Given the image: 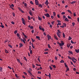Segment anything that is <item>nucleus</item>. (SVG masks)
Returning a JSON list of instances; mask_svg holds the SVG:
<instances>
[{
	"mask_svg": "<svg viewBox=\"0 0 79 79\" xmlns=\"http://www.w3.org/2000/svg\"><path fill=\"white\" fill-rule=\"evenodd\" d=\"M60 42H61V43H60L59 42H58V43H57V44L59 45V46L60 47V48H61L62 49H63V47L62 46H63L64 45V42L63 41H60Z\"/></svg>",
	"mask_w": 79,
	"mask_h": 79,
	"instance_id": "obj_1",
	"label": "nucleus"
},
{
	"mask_svg": "<svg viewBox=\"0 0 79 79\" xmlns=\"http://www.w3.org/2000/svg\"><path fill=\"white\" fill-rule=\"evenodd\" d=\"M35 0V4L36 5H39V1H38V0Z\"/></svg>",
	"mask_w": 79,
	"mask_h": 79,
	"instance_id": "obj_2",
	"label": "nucleus"
},
{
	"mask_svg": "<svg viewBox=\"0 0 79 79\" xmlns=\"http://www.w3.org/2000/svg\"><path fill=\"white\" fill-rule=\"evenodd\" d=\"M22 23L24 25H25V20L24 19V18H22Z\"/></svg>",
	"mask_w": 79,
	"mask_h": 79,
	"instance_id": "obj_3",
	"label": "nucleus"
},
{
	"mask_svg": "<svg viewBox=\"0 0 79 79\" xmlns=\"http://www.w3.org/2000/svg\"><path fill=\"white\" fill-rule=\"evenodd\" d=\"M44 16H46V17H47L48 18L50 17V16L49 15V14H48V13H47L45 14H44Z\"/></svg>",
	"mask_w": 79,
	"mask_h": 79,
	"instance_id": "obj_4",
	"label": "nucleus"
},
{
	"mask_svg": "<svg viewBox=\"0 0 79 79\" xmlns=\"http://www.w3.org/2000/svg\"><path fill=\"white\" fill-rule=\"evenodd\" d=\"M49 4V3L48 2V0L46 1V2H44V4L47 5V6H48Z\"/></svg>",
	"mask_w": 79,
	"mask_h": 79,
	"instance_id": "obj_5",
	"label": "nucleus"
},
{
	"mask_svg": "<svg viewBox=\"0 0 79 79\" xmlns=\"http://www.w3.org/2000/svg\"><path fill=\"white\" fill-rule=\"evenodd\" d=\"M48 40H49L51 39V37L49 35H48Z\"/></svg>",
	"mask_w": 79,
	"mask_h": 79,
	"instance_id": "obj_6",
	"label": "nucleus"
},
{
	"mask_svg": "<svg viewBox=\"0 0 79 79\" xmlns=\"http://www.w3.org/2000/svg\"><path fill=\"white\" fill-rule=\"evenodd\" d=\"M19 45H20V46H19V48H21L23 46V44L22 43H20L19 44Z\"/></svg>",
	"mask_w": 79,
	"mask_h": 79,
	"instance_id": "obj_7",
	"label": "nucleus"
},
{
	"mask_svg": "<svg viewBox=\"0 0 79 79\" xmlns=\"http://www.w3.org/2000/svg\"><path fill=\"white\" fill-rule=\"evenodd\" d=\"M36 39H38V40H40V37L39 36H36Z\"/></svg>",
	"mask_w": 79,
	"mask_h": 79,
	"instance_id": "obj_8",
	"label": "nucleus"
},
{
	"mask_svg": "<svg viewBox=\"0 0 79 79\" xmlns=\"http://www.w3.org/2000/svg\"><path fill=\"white\" fill-rule=\"evenodd\" d=\"M75 52H76L77 53H78L79 52V49H78V50L75 49Z\"/></svg>",
	"mask_w": 79,
	"mask_h": 79,
	"instance_id": "obj_9",
	"label": "nucleus"
},
{
	"mask_svg": "<svg viewBox=\"0 0 79 79\" xmlns=\"http://www.w3.org/2000/svg\"><path fill=\"white\" fill-rule=\"evenodd\" d=\"M68 52H69V53H70L71 55H73V52H72V51H68Z\"/></svg>",
	"mask_w": 79,
	"mask_h": 79,
	"instance_id": "obj_10",
	"label": "nucleus"
},
{
	"mask_svg": "<svg viewBox=\"0 0 79 79\" xmlns=\"http://www.w3.org/2000/svg\"><path fill=\"white\" fill-rule=\"evenodd\" d=\"M64 20L67 22L69 21V20L67 17L65 18V19H64Z\"/></svg>",
	"mask_w": 79,
	"mask_h": 79,
	"instance_id": "obj_11",
	"label": "nucleus"
},
{
	"mask_svg": "<svg viewBox=\"0 0 79 79\" xmlns=\"http://www.w3.org/2000/svg\"><path fill=\"white\" fill-rule=\"evenodd\" d=\"M21 41H22L23 42V43H25V44H26V42H25V41L24 40L22 39V38H21Z\"/></svg>",
	"mask_w": 79,
	"mask_h": 79,
	"instance_id": "obj_12",
	"label": "nucleus"
},
{
	"mask_svg": "<svg viewBox=\"0 0 79 79\" xmlns=\"http://www.w3.org/2000/svg\"><path fill=\"white\" fill-rule=\"evenodd\" d=\"M71 60H75L76 61H77L76 59L74 57H72Z\"/></svg>",
	"mask_w": 79,
	"mask_h": 79,
	"instance_id": "obj_13",
	"label": "nucleus"
},
{
	"mask_svg": "<svg viewBox=\"0 0 79 79\" xmlns=\"http://www.w3.org/2000/svg\"><path fill=\"white\" fill-rule=\"evenodd\" d=\"M76 1H73L72 2H70V4H73L74 3H76Z\"/></svg>",
	"mask_w": 79,
	"mask_h": 79,
	"instance_id": "obj_14",
	"label": "nucleus"
},
{
	"mask_svg": "<svg viewBox=\"0 0 79 79\" xmlns=\"http://www.w3.org/2000/svg\"><path fill=\"white\" fill-rule=\"evenodd\" d=\"M64 64L65 68H69L68 66V65L66 64V63H64Z\"/></svg>",
	"mask_w": 79,
	"mask_h": 79,
	"instance_id": "obj_15",
	"label": "nucleus"
},
{
	"mask_svg": "<svg viewBox=\"0 0 79 79\" xmlns=\"http://www.w3.org/2000/svg\"><path fill=\"white\" fill-rule=\"evenodd\" d=\"M38 17L39 20H40V21L42 20V18H40V17H39V16H38Z\"/></svg>",
	"mask_w": 79,
	"mask_h": 79,
	"instance_id": "obj_16",
	"label": "nucleus"
},
{
	"mask_svg": "<svg viewBox=\"0 0 79 79\" xmlns=\"http://www.w3.org/2000/svg\"><path fill=\"white\" fill-rule=\"evenodd\" d=\"M54 38H55V39H56V40H58V39L57 38V37L55 36V35H54Z\"/></svg>",
	"mask_w": 79,
	"mask_h": 79,
	"instance_id": "obj_17",
	"label": "nucleus"
},
{
	"mask_svg": "<svg viewBox=\"0 0 79 79\" xmlns=\"http://www.w3.org/2000/svg\"><path fill=\"white\" fill-rule=\"evenodd\" d=\"M57 36L59 37H60V35H61L59 34V33H58V32H57Z\"/></svg>",
	"mask_w": 79,
	"mask_h": 79,
	"instance_id": "obj_18",
	"label": "nucleus"
},
{
	"mask_svg": "<svg viewBox=\"0 0 79 79\" xmlns=\"http://www.w3.org/2000/svg\"><path fill=\"white\" fill-rule=\"evenodd\" d=\"M39 5V6L41 7V8H42V5H41L40 4H39L38 5Z\"/></svg>",
	"mask_w": 79,
	"mask_h": 79,
	"instance_id": "obj_19",
	"label": "nucleus"
},
{
	"mask_svg": "<svg viewBox=\"0 0 79 79\" xmlns=\"http://www.w3.org/2000/svg\"><path fill=\"white\" fill-rule=\"evenodd\" d=\"M60 63H64V60H61V61H60Z\"/></svg>",
	"mask_w": 79,
	"mask_h": 79,
	"instance_id": "obj_20",
	"label": "nucleus"
},
{
	"mask_svg": "<svg viewBox=\"0 0 79 79\" xmlns=\"http://www.w3.org/2000/svg\"><path fill=\"white\" fill-rule=\"evenodd\" d=\"M28 73H29L30 74L32 75V73H31V71L30 70H28Z\"/></svg>",
	"mask_w": 79,
	"mask_h": 79,
	"instance_id": "obj_21",
	"label": "nucleus"
},
{
	"mask_svg": "<svg viewBox=\"0 0 79 79\" xmlns=\"http://www.w3.org/2000/svg\"><path fill=\"white\" fill-rule=\"evenodd\" d=\"M29 15H31V16H32V14L31 11L29 12Z\"/></svg>",
	"mask_w": 79,
	"mask_h": 79,
	"instance_id": "obj_22",
	"label": "nucleus"
},
{
	"mask_svg": "<svg viewBox=\"0 0 79 79\" xmlns=\"http://www.w3.org/2000/svg\"><path fill=\"white\" fill-rule=\"evenodd\" d=\"M17 37H19L20 36V34H19V33H17Z\"/></svg>",
	"mask_w": 79,
	"mask_h": 79,
	"instance_id": "obj_23",
	"label": "nucleus"
},
{
	"mask_svg": "<svg viewBox=\"0 0 79 79\" xmlns=\"http://www.w3.org/2000/svg\"><path fill=\"white\" fill-rule=\"evenodd\" d=\"M5 52H6V53H9V52H8V51H7V50H6V49H5Z\"/></svg>",
	"mask_w": 79,
	"mask_h": 79,
	"instance_id": "obj_24",
	"label": "nucleus"
},
{
	"mask_svg": "<svg viewBox=\"0 0 79 79\" xmlns=\"http://www.w3.org/2000/svg\"><path fill=\"white\" fill-rule=\"evenodd\" d=\"M68 12L72 14L71 11H70V10H68Z\"/></svg>",
	"mask_w": 79,
	"mask_h": 79,
	"instance_id": "obj_25",
	"label": "nucleus"
},
{
	"mask_svg": "<svg viewBox=\"0 0 79 79\" xmlns=\"http://www.w3.org/2000/svg\"><path fill=\"white\" fill-rule=\"evenodd\" d=\"M58 32L59 34H61V31H60L59 30H58Z\"/></svg>",
	"mask_w": 79,
	"mask_h": 79,
	"instance_id": "obj_26",
	"label": "nucleus"
},
{
	"mask_svg": "<svg viewBox=\"0 0 79 79\" xmlns=\"http://www.w3.org/2000/svg\"><path fill=\"white\" fill-rule=\"evenodd\" d=\"M51 65L53 66V67L54 68H56V66L55 65Z\"/></svg>",
	"mask_w": 79,
	"mask_h": 79,
	"instance_id": "obj_27",
	"label": "nucleus"
},
{
	"mask_svg": "<svg viewBox=\"0 0 79 79\" xmlns=\"http://www.w3.org/2000/svg\"><path fill=\"white\" fill-rule=\"evenodd\" d=\"M40 30H42L43 32L45 31V30L43 28H42V29H40Z\"/></svg>",
	"mask_w": 79,
	"mask_h": 79,
	"instance_id": "obj_28",
	"label": "nucleus"
},
{
	"mask_svg": "<svg viewBox=\"0 0 79 79\" xmlns=\"http://www.w3.org/2000/svg\"><path fill=\"white\" fill-rule=\"evenodd\" d=\"M63 37L64 38H65V35L64 34V33H63Z\"/></svg>",
	"mask_w": 79,
	"mask_h": 79,
	"instance_id": "obj_29",
	"label": "nucleus"
},
{
	"mask_svg": "<svg viewBox=\"0 0 79 79\" xmlns=\"http://www.w3.org/2000/svg\"><path fill=\"white\" fill-rule=\"evenodd\" d=\"M72 26H74V25H75V23H72Z\"/></svg>",
	"mask_w": 79,
	"mask_h": 79,
	"instance_id": "obj_30",
	"label": "nucleus"
},
{
	"mask_svg": "<svg viewBox=\"0 0 79 79\" xmlns=\"http://www.w3.org/2000/svg\"><path fill=\"white\" fill-rule=\"evenodd\" d=\"M63 25H64V27H66V24L65 23H63Z\"/></svg>",
	"mask_w": 79,
	"mask_h": 79,
	"instance_id": "obj_31",
	"label": "nucleus"
},
{
	"mask_svg": "<svg viewBox=\"0 0 79 79\" xmlns=\"http://www.w3.org/2000/svg\"><path fill=\"white\" fill-rule=\"evenodd\" d=\"M53 13L54 16H55V15H56V13H55V12H53Z\"/></svg>",
	"mask_w": 79,
	"mask_h": 79,
	"instance_id": "obj_32",
	"label": "nucleus"
},
{
	"mask_svg": "<svg viewBox=\"0 0 79 79\" xmlns=\"http://www.w3.org/2000/svg\"><path fill=\"white\" fill-rule=\"evenodd\" d=\"M17 33V31H14V34H16Z\"/></svg>",
	"mask_w": 79,
	"mask_h": 79,
	"instance_id": "obj_33",
	"label": "nucleus"
},
{
	"mask_svg": "<svg viewBox=\"0 0 79 79\" xmlns=\"http://www.w3.org/2000/svg\"><path fill=\"white\" fill-rule=\"evenodd\" d=\"M71 39H72V38H71V37H70V36H69V40H70Z\"/></svg>",
	"mask_w": 79,
	"mask_h": 79,
	"instance_id": "obj_34",
	"label": "nucleus"
},
{
	"mask_svg": "<svg viewBox=\"0 0 79 79\" xmlns=\"http://www.w3.org/2000/svg\"><path fill=\"white\" fill-rule=\"evenodd\" d=\"M28 20H30L31 19V17H30L29 16H28Z\"/></svg>",
	"mask_w": 79,
	"mask_h": 79,
	"instance_id": "obj_35",
	"label": "nucleus"
},
{
	"mask_svg": "<svg viewBox=\"0 0 79 79\" xmlns=\"http://www.w3.org/2000/svg\"><path fill=\"white\" fill-rule=\"evenodd\" d=\"M68 59H70V60H71V59L72 58H70V57H69V56H68Z\"/></svg>",
	"mask_w": 79,
	"mask_h": 79,
	"instance_id": "obj_36",
	"label": "nucleus"
},
{
	"mask_svg": "<svg viewBox=\"0 0 79 79\" xmlns=\"http://www.w3.org/2000/svg\"><path fill=\"white\" fill-rule=\"evenodd\" d=\"M61 25V23H58V24H57V26H58L59 25Z\"/></svg>",
	"mask_w": 79,
	"mask_h": 79,
	"instance_id": "obj_37",
	"label": "nucleus"
},
{
	"mask_svg": "<svg viewBox=\"0 0 79 79\" xmlns=\"http://www.w3.org/2000/svg\"><path fill=\"white\" fill-rule=\"evenodd\" d=\"M30 3L31 4V5H33V2L32 1H31V2H30Z\"/></svg>",
	"mask_w": 79,
	"mask_h": 79,
	"instance_id": "obj_38",
	"label": "nucleus"
},
{
	"mask_svg": "<svg viewBox=\"0 0 79 79\" xmlns=\"http://www.w3.org/2000/svg\"><path fill=\"white\" fill-rule=\"evenodd\" d=\"M48 48H51V47H50V46L49 44H48Z\"/></svg>",
	"mask_w": 79,
	"mask_h": 79,
	"instance_id": "obj_39",
	"label": "nucleus"
},
{
	"mask_svg": "<svg viewBox=\"0 0 79 79\" xmlns=\"http://www.w3.org/2000/svg\"><path fill=\"white\" fill-rule=\"evenodd\" d=\"M12 15L14 17H15V14L14 12H12Z\"/></svg>",
	"mask_w": 79,
	"mask_h": 79,
	"instance_id": "obj_40",
	"label": "nucleus"
},
{
	"mask_svg": "<svg viewBox=\"0 0 79 79\" xmlns=\"http://www.w3.org/2000/svg\"><path fill=\"white\" fill-rule=\"evenodd\" d=\"M1 27L2 28H4V26L3 25H1Z\"/></svg>",
	"mask_w": 79,
	"mask_h": 79,
	"instance_id": "obj_41",
	"label": "nucleus"
},
{
	"mask_svg": "<svg viewBox=\"0 0 79 79\" xmlns=\"http://www.w3.org/2000/svg\"><path fill=\"white\" fill-rule=\"evenodd\" d=\"M32 51L31 50L30 51V54H31V55H32Z\"/></svg>",
	"mask_w": 79,
	"mask_h": 79,
	"instance_id": "obj_42",
	"label": "nucleus"
},
{
	"mask_svg": "<svg viewBox=\"0 0 79 79\" xmlns=\"http://www.w3.org/2000/svg\"><path fill=\"white\" fill-rule=\"evenodd\" d=\"M32 67H33V68H34L35 67V65H34L33 64H32Z\"/></svg>",
	"mask_w": 79,
	"mask_h": 79,
	"instance_id": "obj_43",
	"label": "nucleus"
},
{
	"mask_svg": "<svg viewBox=\"0 0 79 79\" xmlns=\"http://www.w3.org/2000/svg\"><path fill=\"white\" fill-rule=\"evenodd\" d=\"M23 74H25V75H27V73L26 72H23Z\"/></svg>",
	"mask_w": 79,
	"mask_h": 79,
	"instance_id": "obj_44",
	"label": "nucleus"
},
{
	"mask_svg": "<svg viewBox=\"0 0 79 79\" xmlns=\"http://www.w3.org/2000/svg\"><path fill=\"white\" fill-rule=\"evenodd\" d=\"M10 47V48H12V46H11V45L10 44H9L8 45Z\"/></svg>",
	"mask_w": 79,
	"mask_h": 79,
	"instance_id": "obj_45",
	"label": "nucleus"
},
{
	"mask_svg": "<svg viewBox=\"0 0 79 79\" xmlns=\"http://www.w3.org/2000/svg\"><path fill=\"white\" fill-rule=\"evenodd\" d=\"M11 24L13 25L15 24V22H11Z\"/></svg>",
	"mask_w": 79,
	"mask_h": 79,
	"instance_id": "obj_46",
	"label": "nucleus"
},
{
	"mask_svg": "<svg viewBox=\"0 0 79 79\" xmlns=\"http://www.w3.org/2000/svg\"><path fill=\"white\" fill-rule=\"evenodd\" d=\"M10 6H12V7H14V5L13 4H12Z\"/></svg>",
	"mask_w": 79,
	"mask_h": 79,
	"instance_id": "obj_47",
	"label": "nucleus"
},
{
	"mask_svg": "<svg viewBox=\"0 0 79 79\" xmlns=\"http://www.w3.org/2000/svg\"><path fill=\"white\" fill-rule=\"evenodd\" d=\"M72 60V61H73V62L74 63H76V61H75V60Z\"/></svg>",
	"mask_w": 79,
	"mask_h": 79,
	"instance_id": "obj_48",
	"label": "nucleus"
},
{
	"mask_svg": "<svg viewBox=\"0 0 79 79\" xmlns=\"http://www.w3.org/2000/svg\"><path fill=\"white\" fill-rule=\"evenodd\" d=\"M68 19H71V18L70 17V16H68Z\"/></svg>",
	"mask_w": 79,
	"mask_h": 79,
	"instance_id": "obj_49",
	"label": "nucleus"
},
{
	"mask_svg": "<svg viewBox=\"0 0 79 79\" xmlns=\"http://www.w3.org/2000/svg\"><path fill=\"white\" fill-rule=\"evenodd\" d=\"M65 18H66V16H65V15H63V19H64Z\"/></svg>",
	"mask_w": 79,
	"mask_h": 79,
	"instance_id": "obj_50",
	"label": "nucleus"
},
{
	"mask_svg": "<svg viewBox=\"0 0 79 79\" xmlns=\"http://www.w3.org/2000/svg\"><path fill=\"white\" fill-rule=\"evenodd\" d=\"M39 28L40 29H42V27L40 26H39Z\"/></svg>",
	"mask_w": 79,
	"mask_h": 79,
	"instance_id": "obj_51",
	"label": "nucleus"
},
{
	"mask_svg": "<svg viewBox=\"0 0 79 79\" xmlns=\"http://www.w3.org/2000/svg\"><path fill=\"white\" fill-rule=\"evenodd\" d=\"M10 8H11L12 10H15V9H14L13 8V7H12L11 6H10Z\"/></svg>",
	"mask_w": 79,
	"mask_h": 79,
	"instance_id": "obj_52",
	"label": "nucleus"
},
{
	"mask_svg": "<svg viewBox=\"0 0 79 79\" xmlns=\"http://www.w3.org/2000/svg\"><path fill=\"white\" fill-rule=\"evenodd\" d=\"M37 60H38L39 62H40V59L39 58H38Z\"/></svg>",
	"mask_w": 79,
	"mask_h": 79,
	"instance_id": "obj_53",
	"label": "nucleus"
},
{
	"mask_svg": "<svg viewBox=\"0 0 79 79\" xmlns=\"http://www.w3.org/2000/svg\"><path fill=\"white\" fill-rule=\"evenodd\" d=\"M7 67L8 68H9V69H11V68L9 66H8V67Z\"/></svg>",
	"mask_w": 79,
	"mask_h": 79,
	"instance_id": "obj_54",
	"label": "nucleus"
},
{
	"mask_svg": "<svg viewBox=\"0 0 79 79\" xmlns=\"http://www.w3.org/2000/svg\"><path fill=\"white\" fill-rule=\"evenodd\" d=\"M49 68L50 69H51V70H52V67H51V66H49Z\"/></svg>",
	"mask_w": 79,
	"mask_h": 79,
	"instance_id": "obj_55",
	"label": "nucleus"
},
{
	"mask_svg": "<svg viewBox=\"0 0 79 79\" xmlns=\"http://www.w3.org/2000/svg\"><path fill=\"white\" fill-rule=\"evenodd\" d=\"M73 48V46H70V49Z\"/></svg>",
	"mask_w": 79,
	"mask_h": 79,
	"instance_id": "obj_56",
	"label": "nucleus"
},
{
	"mask_svg": "<svg viewBox=\"0 0 79 79\" xmlns=\"http://www.w3.org/2000/svg\"><path fill=\"white\" fill-rule=\"evenodd\" d=\"M49 76V78L50 79V77H51V75H50V73H49V75H48Z\"/></svg>",
	"mask_w": 79,
	"mask_h": 79,
	"instance_id": "obj_57",
	"label": "nucleus"
},
{
	"mask_svg": "<svg viewBox=\"0 0 79 79\" xmlns=\"http://www.w3.org/2000/svg\"><path fill=\"white\" fill-rule=\"evenodd\" d=\"M30 27L31 29H33V26H31Z\"/></svg>",
	"mask_w": 79,
	"mask_h": 79,
	"instance_id": "obj_58",
	"label": "nucleus"
},
{
	"mask_svg": "<svg viewBox=\"0 0 79 79\" xmlns=\"http://www.w3.org/2000/svg\"><path fill=\"white\" fill-rule=\"evenodd\" d=\"M71 43H72V44H74V42H73V41L72 40H71Z\"/></svg>",
	"mask_w": 79,
	"mask_h": 79,
	"instance_id": "obj_59",
	"label": "nucleus"
},
{
	"mask_svg": "<svg viewBox=\"0 0 79 79\" xmlns=\"http://www.w3.org/2000/svg\"><path fill=\"white\" fill-rule=\"evenodd\" d=\"M69 47H70V45H69V44L67 45V47L68 48H69Z\"/></svg>",
	"mask_w": 79,
	"mask_h": 79,
	"instance_id": "obj_60",
	"label": "nucleus"
},
{
	"mask_svg": "<svg viewBox=\"0 0 79 79\" xmlns=\"http://www.w3.org/2000/svg\"><path fill=\"white\" fill-rule=\"evenodd\" d=\"M57 21L58 23H61V22L59 20H57Z\"/></svg>",
	"mask_w": 79,
	"mask_h": 79,
	"instance_id": "obj_61",
	"label": "nucleus"
},
{
	"mask_svg": "<svg viewBox=\"0 0 79 79\" xmlns=\"http://www.w3.org/2000/svg\"><path fill=\"white\" fill-rule=\"evenodd\" d=\"M44 54H48V52H44Z\"/></svg>",
	"mask_w": 79,
	"mask_h": 79,
	"instance_id": "obj_62",
	"label": "nucleus"
},
{
	"mask_svg": "<svg viewBox=\"0 0 79 79\" xmlns=\"http://www.w3.org/2000/svg\"><path fill=\"white\" fill-rule=\"evenodd\" d=\"M64 14H65V13L64 12H63L62 13V15H64Z\"/></svg>",
	"mask_w": 79,
	"mask_h": 79,
	"instance_id": "obj_63",
	"label": "nucleus"
},
{
	"mask_svg": "<svg viewBox=\"0 0 79 79\" xmlns=\"http://www.w3.org/2000/svg\"><path fill=\"white\" fill-rule=\"evenodd\" d=\"M38 74H41V72H38Z\"/></svg>",
	"mask_w": 79,
	"mask_h": 79,
	"instance_id": "obj_64",
	"label": "nucleus"
}]
</instances>
